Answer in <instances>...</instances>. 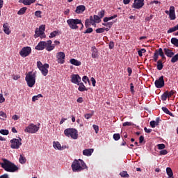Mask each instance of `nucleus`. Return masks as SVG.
<instances>
[{
	"label": "nucleus",
	"mask_w": 178,
	"mask_h": 178,
	"mask_svg": "<svg viewBox=\"0 0 178 178\" xmlns=\"http://www.w3.org/2000/svg\"><path fill=\"white\" fill-rule=\"evenodd\" d=\"M3 163L1 164V168L6 170V172H10L13 173L19 170V167L15 165V163L8 161L6 159H3Z\"/></svg>",
	"instance_id": "2"
},
{
	"label": "nucleus",
	"mask_w": 178,
	"mask_h": 178,
	"mask_svg": "<svg viewBox=\"0 0 178 178\" xmlns=\"http://www.w3.org/2000/svg\"><path fill=\"white\" fill-rule=\"evenodd\" d=\"M5 102V97H3V95L0 94V104H3Z\"/></svg>",
	"instance_id": "62"
},
{
	"label": "nucleus",
	"mask_w": 178,
	"mask_h": 178,
	"mask_svg": "<svg viewBox=\"0 0 178 178\" xmlns=\"http://www.w3.org/2000/svg\"><path fill=\"white\" fill-rule=\"evenodd\" d=\"M67 24L72 30H78L79 25L81 24V19L73 18L69 19L67 20Z\"/></svg>",
	"instance_id": "5"
},
{
	"label": "nucleus",
	"mask_w": 178,
	"mask_h": 178,
	"mask_svg": "<svg viewBox=\"0 0 178 178\" xmlns=\"http://www.w3.org/2000/svg\"><path fill=\"white\" fill-rule=\"evenodd\" d=\"M149 124L151 127H152V129H155V127L156 126V122H155V121H151L149 122Z\"/></svg>",
	"instance_id": "59"
},
{
	"label": "nucleus",
	"mask_w": 178,
	"mask_h": 178,
	"mask_svg": "<svg viewBox=\"0 0 178 178\" xmlns=\"http://www.w3.org/2000/svg\"><path fill=\"white\" fill-rule=\"evenodd\" d=\"M158 54L159 55V56L161 57V59L163 60H166V56H165V54L163 53V50L162 49V48H159L157 50Z\"/></svg>",
	"instance_id": "24"
},
{
	"label": "nucleus",
	"mask_w": 178,
	"mask_h": 178,
	"mask_svg": "<svg viewBox=\"0 0 178 178\" xmlns=\"http://www.w3.org/2000/svg\"><path fill=\"white\" fill-rule=\"evenodd\" d=\"M162 111H164L165 113H166L167 115H169L170 116H172V118L175 117V115H173V113H172V112H170L169 111V109H168V108L166 107H162Z\"/></svg>",
	"instance_id": "29"
},
{
	"label": "nucleus",
	"mask_w": 178,
	"mask_h": 178,
	"mask_svg": "<svg viewBox=\"0 0 178 178\" xmlns=\"http://www.w3.org/2000/svg\"><path fill=\"white\" fill-rule=\"evenodd\" d=\"M92 127H93L96 134H98V131H99V127H98V125L93 124Z\"/></svg>",
	"instance_id": "51"
},
{
	"label": "nucleus",
	"mask_w": 178,
	"mask_h": 178,
	"mask_svg": "<svg viewBox=\"0 0 178 178\" xmlns=\"http://www.w3.org/2000/svg\"><path fill=\"white\" fill-rule=\"evenodd\" d=\"M77 130L74 128H68L64 130V134L66 137H71L74 140H76L77 137H79V134H77Z\"/></svg>",
	"instance_id": "6"
},
{
	"label": "nucleus",
	"mask_w": 178,
	"mask_h": 178,
	"mask_svg": "<svg viewBox=\"0 0 178 178\" xmlns=\"http://www.w3.org/2000/svg\"><path fill=\"white\" fill-rule=\"evenodd\" d=\"M163 69V64L162 63V60H159L157 61V70H162Z\"/></svg>",
	"instance_id": "31"
},
{
	"label": "nucleus",
	"mask_w": 178,
	"mask_h": 178,
	"mask_svg": "<svg viewBox=\"0 0 178 178\" xmlns=\"http://www.w3.org/2000/svg\"><path fill=\"white\" fill-rule=\"evenodd\" d=\"M35 2V0H22V3L24 5H31V3H34Z\"/></svg>",
	"instance_id": "32"
},
{
	"label": "nucleus",
	"mask_w": 178,
	"mask_h": 178,
	"mask_svg": "<svg viewBox=\"0 0 178 178\" xmlns=\"http://www.w3.org/2000/svg\"><path fill=\"white\" fill-rule=\"evenodd\" d=\"M42 67H44V65H42V63H41V61L38 60L37 62V67L40 70Z\"/></svg>",
	"instance_id": "58"
},
{
	"label": "nucleus",
	"mask_w": 178,
	"mask_h": 178,
	"mask_svg": "<svg viewBox=\"0 0 178 178\" xmlns=\"http://www.w3.org/2000/svg\"><path fill=\"white\" fill-rule=\"evenodd\" d=\"M73 172H81L84 169H87V165L84 161L81 159L74 160L71 165Z\"/></svg>",
	"instance_id": "3"
},
{
	"label": "nucleus",
	"mask_w": 178,
	"mask_h": 178,
	"mask_svg": "<svg viewBox=\"0 0 178 178\" xmlns=\"http://www.w3.org/2000/svg\"><path fill=\"white\" fill-rule=\"evenodd\" d=\"M3 29L6 34H10V29H9V24L8 23L3 24Z\"/></svg>",
	"instance_id": "23"
},
{
	"label": "nucleus",
	"mask_w": 178,
	"mask_h": 178,
	"mask_svg": "<svg viewBox=\"0 0 178 178\" xmlns=\"http://www.w3.org/2000/svg\"><path fill=\"white\" fill-rule=\"evenodd\" d=\"M41 35L40 33V31H38V29H36L35 31V35L34 37L35 38H37L38 37H40Z\"/></svg>",
	"instance_id": "55"
},
{
	"label": "nucleus",
	"mask_w": 178,
	"mask_h": 178,
	"mask_svg": "<svg viewBox=\"0 0 178 178\" xmlns=\"http://www.w3.org/2000/svg\"><path fill=\"white\" fill-rule=\"evenodd\" d=\"M92 152H94V149H86L83 151V155L91 156Z\"/></svg>",
	"instance_id": "22"
},
{
	"label": "nucleus",
	"mask_w": 178,
	"mask_h": 178,
	"mask_svg": "<svg viewBox=\"0 0 178 178\" xmlns=\"http://www.w3.org/2000/svg\"><path fill=\"white\" fill-rule=\"evenodd\" d=\"M47 51H54L55 49V44H52V40H49L47 42L45 41H41L40 42L38 45L35 47V49L37 51H43V49H45Z\"/></svg>",
	"instance_id": "1"
},
{
	"label": "nucleus",
	"mask_w": 178,
	"mask_h": 178,
	"mask_svg": "<svg viewBox=\"0 0 178 178\" xmlns=\"http://www.w3.org/2000/svg\"><path fill=\"white\" fill-rule=\"evenodd\" d=\"M59 35V32L54 31L53 32H51L49 35V38H54V37H56V35Z\"/></svg>",
	"instance_id": "37"
},
{
	"label": "nucleus",
	"mask_w": 178,
	"mask_h": 178,
	"mask_svg": "<svg viewBox=\"0 0 178 178\" xmlns=\"http://www.w3.org/2000/svg\"><path fill=\"white\" fill-rule=\"evenodd\" d=\"M88 20H90V22H91L92 26H94V24H95V22L94 21V17L90 16Z\"/></svg>",
	"instance_id": "61"
},
{
	"label": "nucleus",
	"mask_w": 178,
	"mask_h": 178,
	"mask_svg": "<svg viewBox=\"0 0 178 178\" xmlns=\"http://www.w3.org/2000/svg\"><path fill=\"white\" fill-rule=\"evenodd\" d=\"M92 58L93 59H98V58H99V54H98V49H97V47H92Z\"/></svg>",
	"instance_id": "19"
},
{
	"label": "nucleus",
	"mask_w": 178,
	"mask_h": 178,
	"mask_svg": "<svg viewBox=\"0 0 178 178\" xmlns=\"http://www.w3.org/2000/svg\"><path fill=\"white\" fill-rule=\"evenodd\" d=\"M71 82L73 84H79V83H81V77L79 74H73L71 75Z\"/></svg>",
	"instance_id": "14"
},
{
	"label": "nucleus",
	"mask_w": 178,
	"mask_h": 178,
	"mask_svg": "<svg viewBox=\"0 0 178 178\" xmlns=\"http://www.w3.org/2000/svg\"><path fill=\"white\" fill-rule=\"evenodd\" d=\"M166 173L168 176V178H173V171L172 170V168L168 167L166 168Z\"/></svg>",
	"instance_id": "27"
},
{
	"label": "nucleus",
	"mask_w": 178,
	"mask_h": 178,
	"mask_svg": "<svg viewBox=\"0 0 178 178\" xmlns=\"http://www.w3.org/2000/svg\"><path fill=\"white\" fill-rule=\"evenodd\" d=\"M92 115H94V113H87L84 115V118L85 119H91V118H92Z\"/></svg>",
	"instance_id": "52"
},
{
	"label": "nucleus",
	"mask_w": 178,
	"mask_h": 178,
	"mask_svg": "<svg viewBox=\"0 0 178 178\" xmlns=\"http://www.w3.org/2000/svg\"><path fill=\"white\" fill-rule=\"evenodd\" d=\"M113 138L115 141H119V140H120V134H114Z\"/></svg>",
	"instance_id": "39"
},
{
	"label": "nucleus",
	"mask_w": 178,
	"mask_h": 178,
	"mask_svg": "<svg viewBox=\"0 0 178 178\" xmlns=\"http://www.w3.org/2000/svg\"><path fill=\"white\" fill-rule=\"evenodd\" d=\"M36 73V72H29L26 74L25 81H26L27 86L28 87H30V88H33L35 85V77H37Z\"/></svg>",
	"instance_id": "4"
},
{
	"label": "nucleus",
	"mask_w": 178,
	"mask_h": 178,
	"mask_svg": "<svg viewBox=\"0 0 178 178\" xmlns=\"http://www.w3.org/2000/svg\"><path fill=\"white\" fill-rule=\"evenodd\" d=\"M48 69H49V64L45 63L39 70H40L42 74L47 76L48 74Z\"/></svg>",
	"instance_id": "15"
},
{
	"label": "nucleus",
	"mask_w": 178,
	"mask_h": 178,
	"mask_svg": "<svg viewBox=\"0 0 178 178\" xmlns=\"http://www.w3.org/2000/svg\"><path fill=\"white\" fill-rule=\"evenodd\" d=\"M122 126L124 127H126V126H133V122H125L122 124Z\"/></svg>",
	"instance_id": "57"
},
{
	"label": "nucleus",
	"mask_w": 178,
	"mask_h": 178,
	"mask_svg": "<svg viewBox=\"0 0 178 178\" xmlns=\"http://www.w3.org/2000/svg\"><path fill=\"white\" fill-rule=\"evenodd\" d=\"M154 84L156 88H162V87H165V80L163 79V76H160L159 79L156 80Z\"/></svg>",
	"instance_id": "11"
},
{
	"label": "nucleus",
	"mask_w": 178,
	"mask_h": 178,
	"mask_svg": "<svg viewBox=\"0 0 178 178\" xmlns=\"http://www.w3.org/2000/svg\"><path fill=\"white\" fill-rule=\"evenodd\" d=\"M53 147L55 149H59L60 151H63V149H65L66 148V145L62 146L59 142H54Z\"/></svg>",
	"instance_id": "16"
},
{
	"label": "nucleus",
	"mask_w": 178,
	"mask_h": 178,
	"mask_svg": "<svg viewBox=\"0 0 178 178\" xmlns=\"http://www.w3.org/2000/svg\"><path fill=\"white\" fill-rule=\"evenodd\" d=\"M152 19H154V15H150L149 17H147L145 19V22H150Z\"/></svg>",
	"instance_id": "53"
},
{
	"label": "nucleus",
	"mask_w": 178,
	"mask_h": 178,
	"mask_svg": "<svg viewBox=\"0 0 178 178\" xmlns=\"http://www.w3.org/2000/svg\"><path fill=\"white\" fill-rule=\"evenodd\" d=\"M65 53L60 51L58 52L56 54V58L58 63H60L61 65H63L65 63Z\"/></svg>",
	"instance_id": "13"
},
{
	"label": "nucleus",
	"mask_w": 178,
	"mask_h": 178,
	"mask_svg": "<svg viewBox=\"0 0 178 178\" xmlns=\"http://www.w3.org/2000/svg\"><path fill=\"white\" fill-rule=\"evenodd\" d=\"M120 176H121V177H122V178L130 177V175H129V173H127V171H122V172H120Z\"/></svg>",
	"instance_id": "30"
},
{
	"label": "nucleus",
	"mask_w": 178,
	"mask_h": 178,
	"mask_svg": "<svg viewBox=\"0 0 178 178\" xmlns=\"http://www.w3.org/2000/svg\"><path fill=\"white\" fill-rule=\"evenodd\" d=\"M98 16L100 19H102V17L105 16V10H102L100 12H99Z\"/></svg>",
	"instance_id": "45"
},
{
	"label": "nucleus",
	"mask_w": 178,
	"mask_h": 178,
	"mask_svg": "<svg viewBox=\"0 0 178 178\" xmlns=\"http://www.w3.org/2000/svg\"><path fill=\"white\" fill-rule=\"evenodd\" d=\"M76 86H79L78 90L81 92H83V91H88V88H87L86 86H84V83L81 81L77 83Z\"/></svg>",
	"instance_id": "20"
},
{
	"label": "nucleus",
	"mask_w": 178,
	"mask_h": 178,
	"mask_svg": "<svg viewBox=\"0 0 178 178\" xmlns=\"http://www.w3.org/2000/svg\"><path fill=\"white\" fill-rule=\"evenodd\" d=\"M102 26H105L106 27H108V29H111L112 26H113V22L103 23Z\"/></svg>",
	"instance_id": "40"
},
{
	"label": "nucleus",
	"mask_w": 178,
	"mask_h": 178,
	"mask_svg": "<svg viewBox=\"0 0 178 178\" xmlns=\"http://www.w3.org/2000/svg\"><path fill=\"white\" fill-rule=\"evenodd\" d=\"M70 62L72 65H74V66H81V62L79 61V60L72 58L70 59Z\"/></svg>",
	"instance_id": "25"
},
{
	"label": "nucleus",
	"mask_w": 178,
	"mask_h": 178,
	"mask_svg": "<svg viewBox=\"0 0 178 178\" xmlns=\"http://www.w3.org/2000/svg\"><path fill=\"white\" fill-rule=\"evenodd\" d=\"M157 147L159 149H165V144L163 143L157 145Z\"/></svg>",
	"instance_id": "54"
},
{
	"label": "nucleus",
	"mask_w": 178,
	"mask_h": 178,
	"mask_svg": "<svg viewBox=\"0 0 178 178\" xmlns=\"http://www.w3.org/2000/svg\"><path fill=\"white\" fill-rule=\"evenodd\" d=\"M93 19L95 23H101V18L98 15H94Z\"/></svg>",
	"instance_id": "42"
},
{
	"label": "nucleus",
	"mask_w": 178,
	"mask_h": 178,
	"mask_svg": "<svg viewBox=\"0 0 178 178\" xmlns=\"http://www.w3.org/2000/svg\"><path fill=\"white\" fill-rule=\"evenodd\" d=\"M178 60V53L175 55V56H172L171 60H170V62L171 63H176V62H177Z\"/></svg>",
	"instance_id": "34"
},
{
	"label": "nucleus",
	"mask_w": 178,
	"mask_h": 178,
	"mask_svg": "<svg viewBox=\"0 0 178 178\" xmlns=\"http://www.w3.org/2000/svg\"><path fill=\"white\" fill-rule=\"evenodd\" d=\"M19 163H22V165H24L26 162H27V159H26V157L23 156L22 154L19 155Z\"/></svg>",
	"instance_id": "28"
},
{
	"label": "nucleus",
	"mask_w": 178,
	"mask_h": 178,
	"mask_svg": "<svg viewBox=\"0 0 178 178\" xmlns=\"http://www.w3.org/2000/svg\"><path fill=\"white\" fill-rule=\"evenodd\" d=\"M158 58H159V54H158V50H156L153 56L154 62H158Z\"/></svg>",
	"instance_id": "38"
},
{
	"label": "nucleus",
	"mask_w": 178,
	"mask_h": 178,
	"mask_svg": "<svg viewBox=\"0 0 178 178\" xmlns=\"http://www.w3.org/2000/svg\"><path fill=\"white\" fill-rule=\"evenodd\" d=\"M94 31V29L92 28H88L84 32L83 34H90V33H92Z\"/></svg>",
	"instance_id": "47"
},
{
	"label": "nucleus",
	"mask_w": 178,
	"mask_h": 178,
	"mask_svg": "<svg viewBox=\"0 0 178 178\" xmlns=\"http://www.w3.org/2000/svg\"><path fill=\"white\" fill-rule=\"evenodd\" d=\"M108 47L110 49H113V48H115V42L111 41L108 44Z\"/></svg>",
	"instance_id": "56"
},
{
	"label": "nucleus",
	"mask_w": 178,
	"mask_h": 178,
	"mask_svg": "<svg viewBox=\"0 0 178 178\" xmlns=\"http://www.w3.org/2000/svg\"><path fill=\"white\" fill-rule=\"evenodd\" d=\"M96 33H97V34H101L102 33H105V29L104 28H99V29H97L95 30Z\"/></svg>",
	"instance_id": "46"
},
{
	"label": "nucleus",
	"mask_w": 178,
	"mask_h": 178,
	"mask_svg": "<svg viewBox=\"0 0 178 178\" xmlns=\"http://www.w3.org/2000/svg\"><path fill=\"white\" fill-rule=\"evenodd\" d=\"M27 10V7H24L20 8V10L17 12V15H24L26 13V11Z\"/></svg>",
	"instance_id": "33"
},
{
	"label": "nucleus",
	"mask_w": 178,
	"mask_h": 178,
	"mask_svg": "<svg viewBox=\"0 0 178 178\" xmlns=\"http://www.w3.org/2000/svg\"><path fill=\"white\" fill-rule=\"evenodd\" d=\"M168 154V150L163 149L160 151V155H166Z\"/></svg>",
	"instance_id": "63"
},
{
	"label": "nucleus",
	"mask_w": 178,
	"mask_h": 178,
	"mask_svg": "<svg viewBox=\"0 0 178 178\" xmlns=\"http://www.w3.org/2000/svg\"><path fill=\"white\" fill-rule=\"evenodd\" d=\"M90 26H91V22H90V19H87L86 21H85V27L86 29H88V27H90Z\"/></svg>",
	"instance_id": "49"
},
{
	"label": "nucleus",
	"mask_w": 178,
	"mask_h": 178,
	"mask_svg": "<svg viewBox=\"0 0 178 178\" xmlns=\"http://www.w3.org/2000/svg\"><path fill=\"white\" fill-rule=\"evenodd\" d=\"M130 90L132 94H134V85L133 83H130Z\"/></svg>",
	"instance_id": "60"
},
{
	"label": "nucleus",
	"mask_w": 178,
	"mask_h": 178,
	"mask_svg": "<svg viewBox=\"0 0 178 178\" xmlns=\"http://www.w3.org/2000/svg\"><path fill=\"white\" fill-rule=\"evenodd\" d=\"M171 44H172V45H175V47H178V39L176 38H172L171 39Z\"/></svg>",
	"instance_id": "36"
},
{
	"label": "nucleus",
	"mask_w": 178,
	"mask_h": 178,
	"mask_svg": "<svg viewBox=\"0 0 178 178\" xmlns=\"http://www.w3.org/2000/svg\"><path fill=\"white\" fill-rule=\"evenodd\" d=\"M40 130V127L34 124H31L24 129L25 133H31V134H34V133H37Z\"/></svg>",
	"instance_id": "8"
},
{
	"label": "nucleus",
	"mask_w": 178,
	"mask_h": 178,
	"mask_svg": "<svg viewBox=\"0 0 178 178\" xmlns=\"http://www.w3.org/2000/svg\"><path fill=\"white\" fill-rule=\"evenodd\" d=\"M41 15H42V11L41 10H37L35 12V16H36L37 17H39V18L42 17Z\"/></svg>",
	"instance_id": "44"
},
{
	"label": "nucleus",
	"mask_w": 178,
	"mask_h": 178,
	"mask_svg": "<svg viewBox=\"0 0 178 178\" xmlns=\"http://www.w3.org/2000/svg\"><path fill=\"white\" fill-rule=\"evenodd\" d=\"M175 31H177L176 26L170 28L169 30L167 31V33L168 34H170V33H175Z\"/></svg>",
	"instance_id": "43"
},
{
	"label": "nucleus",
	"mask_w": 178,
	"mask_h": 178,
	"mask_svg": "<svg viewBox=\"0 0 178 178\" xmlns=\"http://www.w3.org/2000/svg\"><path fill=\"white\" fill-rule=\"evenodd\" d=\"M144 5V0H134L132 8H134V9H141Z\"/></svg>",
	"instance_id": "12"
},
{
	"label": "nucleus",
	"mask_w": 178,
	"mask_h": 178,
	"mask_svg": "<svg viewBox=\"0 0 178 178\" xmlns=\"http://www.w3.org/2000/svg\"><path fill=\"white\" fill-rule=\"evenodd\" d=\"M0 116H1V118H0V119H2L3 120H5V119H6V118H8V116L3 111H0Z\"/></svg>",
	"instance_id": "50"
},
{
	"label": "nucleus",
	"mask_w": 178,
	"mask_h": 178,
	"mask_svg": "<svg viewBox=\"0 0 178 178\" xmlns=\"http://www.w3.org/2000/svg\"><path fill=\"white\" fill-rule=\"evenodd\" d=\"M169 17L170 20H175L176 19V14L175 13V6L170 7Z\"/></svg>",
	"instance_id": "17"
},
{
	"label": "nucleus",
	"mask_w": 178,
	"mask_h": 178,
	"mask_svg": "<svg viewBox=\"0 0 178 178\" xmlns=\"http://www.w3.org/2000/svg\"><path fill=\"white\" fill-rule=\"evenodd\" d=\"M10 148L12 149H19L20 146L22 145V138L19 137V138H13L10 140Z\"/></svg>",
	"instance_id": "7"
},
{
	"label": "nucleus",
	"mask_w": 178,
	"mask_h": 178,
	"mask_svg": "<svg viewBox=\"0 0 178 178\" xmlns=\"http://www.w3.org/2000/svg\"><path fill=\"white\" fill-rule=\"evenodd\" d=\"M84 10H86V6L80 5L76 7L75 12L77 14H80V13H83V12H84Z\"/></svg>",
	"instance_id": "21"
},
{
	"label": "nucleus",
	"mask_w": 178,
	"mask_h": 178,
	"mask_svg": "<svg viewBox=\"0 0 178 178\" xmlns=\"http://www.w3.org/2000/svg\"><path fill=\"white\" fill-rule=\"evenodd\" d=\"M176 94V91L171 90V91H165L162 95H161V99L162 101H166L168 98H170L173 97Z\"/></svg>",
	"instance_id": "10"
},
{
	"label": "nucleus",
	"mask_w": 178,
	"mask_h": 178,
	"mask_svg": "<svg viewBox=\"0 0 178 178\" xmlns=\"http://www.w3.org/2000/svg\"><path fill=\"white\" fill-rule=\"evenodd\" d=\"M82 81H83V83H85V84H87V83H90V79H88L87 76H83L82 78Z\"/></svg>",
	"instance_id": "48"
},
{
	"label": "nucleus",
	"mask_w": 178,
	"mask_h": 178,
	"mask_svg": "<svg viewBox=\"0 0 178 178\" xmlns=\"http://www.w3.org/2000/svg\"><path fill=\"white\" fill-rule=\"evenodd\" d=\"M116 17H118V15H114L111 17H106L104 18L103 22H104V23H107V22H109V20H113V19H116Z\"/></svg>",
	"instance_id": "26"
},
{
	"label": "nucleus",
	"mask_w": 178,
	"mask_h": 178,
	"mask_svg": "<svg viewBox=\"0 0 178 178\" xmlns=\"http://www.w3.org/2000/svg\"><path fill=\"white\" fill-rule=\"evenodd\" d=\"M30 54H31V47H23L19 51V55L22 56V58H26L29 56Z\"/></svg>",
	"instance_id": "9"
},
{
	"label": "nucleus",
	"mask_w": 178,
	"mask_h": 178,
	"mask_svg": "<svg viewBox=\"0 0 178 178\" xmlns=\"http://www.w3.org/2000/svg\"><path fill=\"white\" fill-rule=\"evenodd\" d=\"M0 134H2L3 136H8V134H9V131L8 129H1Z\"/></svg>",
	"instance_id": "41"
},
{
	"label": "nucleus",
	"mask_w": 178,
	"mask_h": 178,
	"mask_svg": "<svg viewBox=\"0 0 178 178\" xmlns=\"http://www.w3.org/2000/svg\"><path fill=\"white\" fill-rule=\"evenodd\" d=\"M38 29L40 30V31H43V33H44L45 32V25H41Z\"/></svg>",
	"instance_id": "64"
},
{
	"label": "nucleus",
	"mask_w": 178,
	"mask_h": 178,
	"mask_svg": "<svg viewBox=\"0 0 178 178\" xmlns=\"http://www.w3.org/2000/svg\"><path fill=\"white\" fill-rule=\"evenodd\" d=\"M163 51L168 58H172L175 56V53L172 52V49H170L169 48H164Z\"/></svg>",
	"instance_id": "18"
},
{
	"label": "nucleus",
	"mask_w": 178,
	"mask_h": 178,
	"mask_svg": "<svg viewBox=\"0 0 178 178\" xmlns=\"http://www.w3.org/2000/svg\"><path fill=\"white\" fill-rule=\"evenodd\" d=\"M42 98V94H38V95L33 96L32 97V101L33 102H35V101H38V99Z\"/></svg>",
	"instance_id": "35"
}]
</instances>
